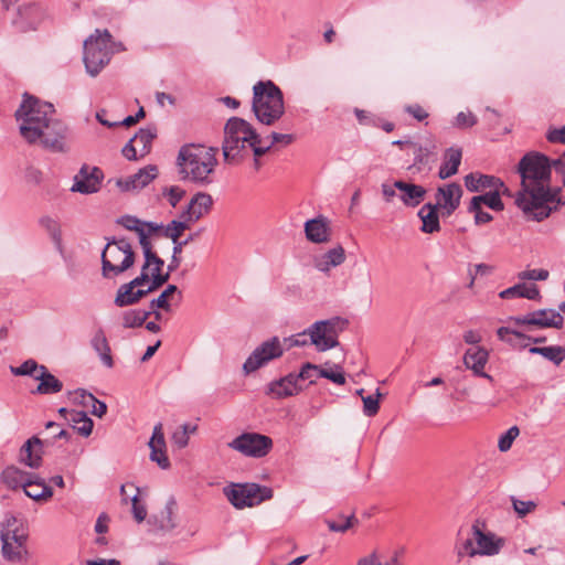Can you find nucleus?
<instances>
[{"label": "nucleus", "instance_id": "17", "mask_svg": "<svg viewBox=\"0 0 565 565\" xmlns=\"http://www.w3.org/2000/svg\"><path fill=\"white\" fill-rule=\"evenodd\" d=\"M158 177L157 166L149 164L141 168L138 172L125 179H118L116 185L125 192L139 191L147 186L151 181Z\"/></svg>", "mask_w": 565, "mask_h": 565}, {"label": "nucleus", "instance_id": "52", "mask_svg": "<svg viewBox=\"0 0 565 565\" xmlns=\"http://www.w3.org/2000/svg\"><path fill=\"white\" fill-rule=\"evenodd\" d=\"M520 430L516 426L510 427L504 434H502L498 441V448L500 451L505 452L508 451L514 439L519 436Z\"/></svg>", "mask_w": 565, "mask_h": 565}, {"label": "nucleus", "instance_id": "22", "mask_svg": "<svg viewBox=\"0 0 565 565\" xmlns=\"http://www.w3.org/2000/svg\"><path fill=\"white\" fill-rule=\"evenodd\" d=\"M47 440H42L36 436L29 438L20 448L19 460L21 463L36 469L42 463V447Z\"/></svg>", "mask_w": 565, "mask_h": 565}, {"label": "nucleus", "instance_id": "12", "mask_svg": "<svg viewBox=\"0 0 565 565\" xmlns=\"http://www.w3.org/2000/svg\"><path fill=\"white\" fill-rule=\"evenodd\" d=\"M284 354V348L278 337L264 341L258 345L243 364V372L248 375L263 367L270 361L280 358Z\"/></svg>", "mask_w": 565, "mask_h": 565}, {"label": "nucleus", "instance_id": "62", "mask_svg": "<svg viewBox=\"0 0 565 565\" xmlns=\"http://www.w3.org/2000/svg\"><path fill=\"white\" fill-rule=\"evenodd\" d=\"M320 377L328 379L338 385L345 383V376L342 372H335L332 370H326L320 367Z\"/></svg>", "mask_w": 565, "mask_h": 565}, {"label": "nucleus", "instance_id": "37", "mask_svg": "<svg viewBox=\"0 0 565 565\" xmlns=\"http://www.w3.org/2000/svg\"><path fill=\"white\" fill-rule=\"evenodd\" d=\"M66 420L79 435L88 437L92 434L94 423L85 412L71 409L70 416H66Z\"/></svg>", "mask_w": 565, "mask_h": 565}, {"label": "nucleus", "instance_id": "40", "mask_svg": "<svg viewBox=\"0 0 565 565\" xmlns=\"http://www.w3.org/2000/svg\"><path fill=\"white\" fill-rule=\"evenodd\" d=\"M39 223L50 235L57 252L63 254L64 247L62 242V231L60 223L56 220L52 218L51 216H42Z\"/></svg>", "mask_w": 565, "mask_h": 565}, {"label": "nucleus", "instance_id": "15", "mask_svg": "<svg viewBox=\"0 0 565 565\" xmlns=\"http://www.w3.org/2000/svg\"><path fill=\"white\" fill-rule=\"evenodd\" d=\"M192 223L188 221L186 217H181L180 220L171 221L163 230V235L168 238H171L173 246V255L171 262L169 264V271H174L180 266L181 259L178 257L180 250H182L183 246L188 245L193 237L190 236L186 239L180 242L179 237L182 233L190 227Z\"/></svg>", "mask_w": 565, "mask_h": 565}, {"label": "nucleus", "instance_id": "50", "mask_svg": "<svg viewBox=\"0 0 565 565\" xmlns=\"http://www.w3.org/2000/svg\"><path fill=\"white\" fill-rule=\"evenodd\" d=\"M381 396H382V394H381L380 390L377 388L374 395H369V396L362 397L363 412L366 416H374L379 413Z\"/></svg>", "mask_w": 565, "mask_h": 565}, {"label": "nucleus", "instance_id": "46", "mask_svg": "<svg viewBox=\"0 0 565 565\" xmlns=\"http://www.w3.org/2000/svg\"><path fill=\"white\" fill-rule=\"evenodd\" d=\"M177 292L179 295V299H181V292L178 291V287L175 285H168V287L157 298L150 301V309L158 308L170 311L171 306L169 298Z\"/></svg>", "mask_w": 565, "mask_h": 565}, {"label": "nucleus", "instance_id": "29", "mask_svg": "<svg viewBox=\"0 0 565 565\" xmlns=\"http://www.w3.org/2000/svg\"><path fill=\"white\" fill-rule=\"evenodd\" d=\"M465 185L470 192H482L502 186V181L493 175L482 173H469L465 177Z\"/></svg>", "mask_w": 565, "mask_h": 565}, {"label": "nucleus", "instance_id": "57", "mask_svg": "<svg viewBox=\"0 0 565 565\" xmlns=\"http://www.w3.org/2000/svg\"><path fill=\"white\" fill-rule=\"evenodd\" d=\"M550 276L548 270L546 269H527L520 271L518 274V278L522 281L524 280H546Z\"/></svg>", "mask_w": 565, "mask_h": 565}, {"label": "nucleus", "instance_id": "2", "mask_svg": "<svg viewBox=\"0 0 565 565\" xmlns=\"http://www.w3.org/2000/svg\"><path fill=\"white\" fill-rule=\"evenodd\" d=\"M53 115L52 104L41 102L28 93L23 95V100L15 110L20 134L26 142H40L51 151L65 152L68 127Z\"/></svg>", "mask_w": 565, "mask_h": 565}, {"label": "nucleus", "instance_id": "41", "mask_svg": "<svg viewBox=\"0 0 565 565\" xmlns=\"http://www.w3.org/2000/svg\"><path fill=\"white\" fill-rule=\"evenodd\" d=\"M531 354L542 355L544 359L559 365L565 360V348L561 345L551 347H531L529 349Z\"/></svg>", "mask_w": 565, "mask_h": 565}, {"label": "nucleus", "instance_id": "19", "mask_svg": "<svg viewBox=\"0 0 565 565\" xmlns=\"http://www.w3.org/2000/svg\"><path fill=\"white\" fill-rule=\"evenodd\" d=\"M117 223L128 231L136 232L139 236L140 246L151 244L149 236L162 228V225L153 222H145L132 215H124L118 218Z\"/></svg>", "mask_w": 565, "mask_h": 565}, {"label": "nucleus", "instance_id": "56", "mask_svg": "<svg viewBox=\"0 0 565 565\" xmlns=\"http://www.w3.org/2000/svg\"><path fill=\"white\" fill-rule=\"evenodd\" d=\"M326 259L329 260V264L333 267L340 266L345 260V250L341 245H338L334 248L329 249L323 254Z\"/></svg>", "mask_w": 565, "mask_h": 565}, {"label": "nucleus", "instance_id": "55", "mask_svg": "<svg viewBox=\"0 0 565 565\" xmlns=\"http://www.w3.org/2000/svg\"><path fill=\"white\" fill-rule=\"evenodd\" d=\"M297 382L299 380H309L310 383H315L316 379L320 377V367L318 365L306 363L300 372L296 374Z\"/></svg>", "mask_w": 565, "mask_h": 565}, {"label": "nucleus", "instance_id": "11", "mask_svg": "<svg viewBox=\"0 0 565 565\" xmlns=\"http://www.w3.org/2000/svg\"><path fill=\"white\" fill-rule=\"evenodd\" d=\"M227 446L246 457L262 458L265 457L273 448V440L266 435L258 433H243Z\"/></svg>", "mask_w": 565, "mask_h": 565}, {"label": "nucleus", "instance_id": "20", "mask_svg": "<svg viewBox=\"0 0 565 565\" xmlns=\"http://www.w3.org/2000/svg\"><path fill=\"white\" fill-rule=\"evenodd\" d=\"M150 448V459L157 462L161 469H168L170 461L166 450V439L163 435V427L161 423H158L153 427L152 436L148 443Z\"/></svg>", "mask_w": 565, "mask_h": 565}, {"label": "nucleus", "instance_id": "36", "mask_svg": "<svg viewBox=\"0 0 565 565\" xmlns=\"http://www.w3.org/2000/svg\"><path fill=\"white\" fill-rule=\"evenodd\" d=\"M482 205H487L489 209L498 212L504 209V204L501 198H499L497 190H490L483 194L473 196L469 203L468 210H477Z\"/></svg>", "mask_w": 565, "mask_h": 565}, {"label": "nucleus", "instance_id": "3", "mask_svg": "<svg viewBox=\"0 0 565 565\" xmlns=\"http://www.w3.org/2000/svg\"><path fill=\"white\" fill-rule=\"evenodd\" d=\"M273 148V143L264 146V138L245 119L232 117L224 127L223 157L230 164L239 163L253 151L254 158H260Z\"/></svg>", "mask_w": 565, "mask_h": 565}, {"label": "nucleus", "instance_id": "9", "mask_svg": "<svg viewBox=\"0 0 565 565\" xmlns=\"http://www.w3.org/2000/svg\"><path fill=\"white\" fill-rule=\"evenodd\" d=\"M273 489L257 483L232 484L224 488L227 500L237 509L250 508L273 498Z\"/></svg>", "mask_w": 565, "mask_h": 565}, {"label": "nucleus", "instance_id": "38", "mask_svg": "<svg viewBox=\"0 0 565 565\" xmlns=\"http://www.w3.org/2000/svg\"><path fill=\"white\" fill-rule=\"evenodd\" d=\"M30 478V473L13 466L7 467L2 471V480L11 489L24 488Z\"/></svg>", "mask_w": 565, "mask_h": 565}, {"label": "nucleus", "instance_id": "53", "mask_svg": "<svg viewBox=\"0 0 565 565\" xmlns=\"http://www.w3.org/2000/svg\"><path fill=\"white\" fill-rule=\"evenodd\" d=\"M42 366L43 365L38 364L34 360H26L20 366L15 369L12 367V372L15 375H30L35 380Z\"/></svg>", "mask_w": 565, "mask_h": 565}, {"label": "nucleus", "instance_id": "61", "mask_svg": "<svg viewBox=\"0 0 565 565\" xmlns=\"http://www.w3.org/2000/svg\"><path fill=\"white\" fill-rule=\"evenodd\" d=\"M477 124V118L473 114L471 113H459L457 116H456V121H455V125L459 128H468V127H472Z\"/></svg>", "mask_w": 565, "mask_h": 565}, {"label": "nucleus", "instance_id": "1", "mask_svg": "<svg viewBox=\"0 0 565 565\" xmlns=\"http://www.w3.org/2000/svg\"><path fill=\"white\" fill-rule=\"evenodd\" d=\"M553 160L539 152H529L520 160L518 172L521 189L515 194V205L526 220L541 222L564 205L561 189L551 188Z\"/></svg>", "mask_w": 565, "mask_h": 565}, {"label": "nucleus", "instance_id": "18", "mask_svg": "<svg viewBox=\"0 0 565 565\" xmlns=\"http://www.w3.org/2000/svg\"><path fill=\"white\" fill-rule=\"evenodd\" d=\"M471 534H473L479 555H497L504 544L503 539L497 537L492 532H483L478 522L471 526Z\"/></svg>", "mask_w": 565, "mask_h": 565}, {"label": "nucleus", "instance_id": "33", "mask_svg": "<svg viewBox=\"0 0 565 565\" xmlns=\"http://www.w3.org/2000/svg\"><path fill=\"white\" fill-rule=\"evenodd\" d=\"M39 385L35 393L42 395L56 394L63 390V383L52 373L49 372L46 366L40 369L39 375L35 376Z\"/></svg>", "mask_w": 565, "mask_h": 565}, {"label": "nucleus", "instance_id": "35", "mask_svg": "<svg viewBox=\"0 0 565 565\" xmlns=\"http://www.w3.org/2000/svg\"><path fill=\"white\" fill-rule=\"evenodd\" d=\"M90 345L95 350V352L98 354L100 361L103 364L107 367L114 366V360L111 356V350L109 347V343L107 341V338L105 335V332L102 329H98L92 340Z\"/></svg>", "mask_w": 565, "mask_h": 565}, {"label": "nucleus", "instance_id": "63", "mask_svg": "<svg viewBox=\"0 0 565 565\" xmlns=\"http://www.w3.org/2000/svg\"><path fill=\"white\" fill-rule=\"evenodd\" d=\"M405 111L418 121H423L428 117V113L418 104L406 106Z\"/></svg>", "mask_w": 565, "mask_h": 565}, {"label": "nucleus", "instance_id": "27", "mask_svg": "<svg viewBox=\"0 0 565 565\" xmlns=\"http://www.w3.org/2000/svg\"><path fill=\"white\" fill-rule=\"evenodd\" d=\"M0 539L6 552L9 550L10 544H14L17 548H20V551L26 548L28 533L23 527H20L17 524L15 520L12 522L8 521V523L2 527Z\"/></svg>", "mask_w": 565, "mask_h": 565}, {"label": "nucleus", "instance_id": "5", "mask_svg": "<svg viewBox=\"0 0 565 565\" xmlns=\"http://www.w3.org/2000/svg\"><path fill=\"white\" fill-rule=\"evenodd\" d=\"M252 109L257 120L274 125L285 113L281 89L271 81H259L253 87Z\"/></svg>", "mask_w": 565, "mask_h": 565}, {"label": "nucleus", "instance_id": "32", "mask_svg": "<svg viewBox=\"0 0 565 565\" xmlns=\"http://www.w3.org/2000/svg\"><path fill=\"white\" fill-rule=\"evenodd\" d=\"M439 214L440 211L433 203L424 204L417 215L422 220V232L431 234L438 232L440 230L439 224Z\"/></svg>", "mask_w": 565, "mask_h": 565}, {"label": "nucleus", "instance_id": "49", "mask_svg": "<svg viewBox=\"0 0 565 565\" xmlns=\"http://www.w3.org/2000/svg\"><path fill=\"white\" fill-rule=\"evenodd\" d=\"M456 554L459 561L465 556L473 557L476 555H479L476 541L473 539V534L471 535V537H468L461 543L457 544Z\"/></svg>", "mask_w": 565, "mask_h": 565}, {"label": "nucleus", "instance_id": "34", "mask_svg": "<svg viewBox=\"0 0 565 565\" xmlns=\"http://www.w3.org/2000/svg\"><path fill=\"white\" fill-rule=\"evenodd\" d=\"M462 152L459 148H449L444 153V162L438 171V177L446 180L458 172L461 163Z\"/></svg>", "mask_w": 565, "mask_h": 565}, {"label": "nucleus", "instance_id": "23", "mask_svg": "<svg viewBox=\"0 0 565 565\" xmlns=\"http://www.w3.org/2000/svg\"><path fill=\"white\" fill-rule=\"evenodd\" d=\"M497 335L501 341L518 350L525 349L527 347L526 341H531L535 344L546 341L545 337H530L522 331L511 327H500L497 330Z\"/></svg>", "mask_w": 565, "mask_h": 565}, {"label": "nucleus", "instance_id": "16", "mask_svg": "<svg viewBox=\"0 0 565 565\" xmlns=\"http://www.w3.org/2000/svg\"><path fill=\"white\" fill-rule=\"evenodd\" d=\"M104 174L97 167L89 168L84 164L74 177V183L71 191L83 194L96 193L100 189Z\"/></svg>", "mask_w": 565, "mask_h": 565}, {"label": "nucleus", "instance_id": "42", "mask_svg": "<svg viewBox=\"0 0 565 565\" xmlns=\"http://www.w3.org/2000/svg\"><path fill=\"white\" fill-rule=\"evenodd\" d=\"M71 395H73L75 399H77V397H81V403L84 404L85 406H87V403L84 399L88 398L92 402V414L99 418L103 417L107 412L106 403L97 399L93 394L87 393L83 388L76 390L75 392L71 393Z\"/></svg>", "mask_w": 565, "mask_h": 565}, {"label": "nucleus", "instance_id": "6", "mask_svg": "<svg viewBox=\"0 0 565 565\" xmlns=\"http://www.w3.org/2000/svg\"><path fill=\"white\" fill-rule=\"evenodd\" d=\"M135 252L125 238H108L102 252V275L104 278H115L135 264Z\"/></svg>", "mask_w": 565, "mask_h": 565}, {"label": "nucleus", "instance_id": "58", "mask_svg": "<svg viewBox=\"0 0 565 565\" xmlns=\"http://www.w3.org/2000/svg\"><path fill=\"white\" fill-rule=\"evenodd\" d=\"M162 194L168 199L171 206L175 207L185 195V191L177 185L164 188Z\"/></svg>", "mask_w": 565, "mask_h": 565}, {"label": "nucleus", "instance_id": "64", "mask_svg": "<svg viewBox=\"0 0 565 565\" xmlns=\"http://www.w3.org/2000/svg\"><path fill=\"white\" fill-rule=\"evenodd\" d=\"M547 140L556 143L561 142L565 145V125L559 129H552L547 132Z\"/></svg>", "mask_w": 565, "mask_h": 565}, {"label": "nucleus", "instance_id": "45", "mask_svg": "<svg viewBox=\"0 0 565 565\" xmlns=\"http://www.w3.org/2000/svg\"><path fill=\"white\" fill-rule=\"evenodd\" d=\"M196 429V425L183 424L173 431L171 440L178 448H184L189 444L190 435L194 434Z\"/></svg>", "mask_w": 565, "mask_h": 565}, {"label": "nucleus", "instance_id": "48", "mask_svg": "<svg viewBox=\"0 0 565 565\" xmlns=\"http://www.w3.org/2000/svg\"><path fill=\"white\" fill-rule=\"evenodd\" d=\"M141 248H142V253H143V257H145V263L142 265L140 274H146L148 276V278H150L149 271H150V268L152 267V265L153 264L164 265V262L157 255L156 252L152 250L151 244L143 245V246H141Z\"/></svg>", "mask_w": 565, "mask_h": 565}, {"label": "nucleus", "instance_id": "13", "mask_svg": "<svg viewBox=\"0 0 565 565\" xmlns=\"http://www.w3.org/2000/svg\"><path fill=\"white\" fill-rule=\"evenodd\" d=\"M179 505L174 497H170L163 509L148 520L150 531L162 534L171 533L179 526Z\"/></svg>", "mask_w": 565, "mask_h": 565}, {"label": "nucleus", "instance_id": "30", "mask_svg": "<svg viewBox=\"0 0 565 565\" xmlns=\"http://www.w3.org/2000/svg\"><path fill=\"white\" fill-rule=\"evenodd\" d=\"M150 292L147 287L137 289L130 282H127L118 288L114 302L117 307L131 306Z\"/></svg>", "mask_w": 565, "mask_h": 565}, {"label": "nucleus", "instance_id": "44", "mask_svg": "<svg viewBox=\"0 0 565 565\" xmlns=\"http://www.w3.org/2000/svg\"><path fill=\"white\" fill-rule=\"evenodd\" d=\"M154 128H141L131 138V141H135L137 146H140V157L146 156L150 151L151 142L154 139Z\"/></svg>", "mask_w": 565, "mask_h": 565}, {"label": "nucleus", "instance_id": "21", "mask_svg": "<svg viewBox=\"0 0 565 565\" xmlns=\"http://www.w3.org/2000/svg\"><path fill=\"white\" fill-rule=\"evenodd\" d=\"M213 205L211 194L206 192H198L188 204L186 209L181 213V217H186L191 223H195L204 215L209 214Z\"/></svg>", "mask_w": 565, "mask_h": 565}, {"label": "nucleus", "instance_id": "51", "mask_svg": "<svg viewBox=\"0 0 565 565\" xmlns=\"http://www.w3.org/2000/svg\"><path fill=\"white\" fill-rule=\"evenodd\" d=\"M354 522H356V519L354 515H350L348 518H339V520H326V524L328 525L329 530L332 532H345L349 530Z\"/></svg>", "mask_w": 565, "mask_h": 565}, {"label": "nucleus", "instance_id": "14", "mask_svg": "<svg viewBox=\"0 0 565 565\" xmlns=\"http://www.w3.org/2000/svg\"><path fill=\"white\" fill-rule=\"evenodd\" d=\"M463 190L459 183L450 182L437 188L435 203L443 217H449L460 206Z\"/></svg>", "mask_w": 565, "mask_h": 565}, {"label": "nucleus", "instance_id": "39", "mask_svg": "<svg viewBox=\"0 0 565 565\" xmlns=\"http://www.w3.org/2000/svg\"><path fill=\"white\" fill-rule=\"evenodd\" d=\"M25 495L35 501H46L53 495L51 487L46 486L44 481H34L32 478L23 488Z\"/></svg>", "mask_w": 565, "mask_h": 565}, {"label": "nucleus", "instance_id": "43", "mask_svg": "<svg viewBox=\"0 0 565 565\" xmlns=\"http://www.w3.org/2000/svg\"><path fill=\"white\" fill-rule=\"evenodd\" d=\"M151 316V311L131 309L122 313L124 328H138L141 327L146 320Z\"/></svg>", "mask_w": 565, "mask_h": 565}, {"label": "nucleus", "instance_id": "10", "mask_svg": "<svg viewBox=\"0 0 565 565\" xmlns=\"http://www.w3.org/2000/svg\"><path fill=\"white\" fill-rule=\"evenodd\" d=\"M507 321L513 326L529 329H561L564 324L563 316L555 309H540L523 316L509 317Z\"/></svg>", "mask_w": 565, "mask_h": 565}, {"label": "nucleus", "instance_id": "7", "mask_svg": "<svg viewBox=\"0 0 565 565\" xmlns=\"http://www.w3.org/2000/svg\"><path fill=\"white\" fill-rule=\"evenodd\" d=\"M84 63L87 73L97 75L108 64L111 54L124 51L120 42H114L113 38H86L83 44Z\"/></svg>", "mask_w": 565, "mask_h": 565}, {"label": "nucleus", "instance_id": "60", "mask_svg": "<svg viewBox=\"0 0 565 565\" xmlns=\"http://www.w3.org/2000/svg\"><path fill=\"white\" fill-rule=\"evenodd\" d=\"M136 491H138V489H136ZM131 502H132V514H134V518L135 520L140 523L142 522L146 516H147V509L143 504H141L139 502V499H138V492H136L132 497H131Z\"/></svg>", "mask_w": 565, "mask_h": 565}, {"label": "nucleus", "instance_id": "25", "mask_svg": "<svg viewBox=\"0 0 565 565\" xmlns=\"http://www.w3.org/2000/svg\"><path fill=\"white\" fill-rule=\"evenodd\" d=\"M395 188L399 191V200L407 207L418 206L427 193L424 186L403 180H396Z\"/></svg>", "mask_w": 565, "mask_h": 565}, {"label": "nucleus", "instance_id": "59", "mask_svg": "<svg viewBox=\"0 0 565 565\" xmlns=\"http://www.w3.org/2000/svg\"><path fill=\"white\" fill-rule=\"evenodd\" d=\"M1 552H2L3 557L11 562H21V561L25 559V557L28 555L26 548H23V551H20V548H17L14 544H10V547L7 552L2 547Z\"/></svg>", "mask_w": 565, "mask_h": 565}, {"label": "nucleus", "instance_id": "4", "mask_svg": "<svg viewBox=\"0 0 565 565\" xmlns=\"http://www.w3.org/2000/svg\"><path fill=\"white\" fill-rule=\"evenodd\" d=\"M217 161L215 149L204 146H183L178 154V166L183 179L200 184H210Z\"/></svg>", "mask_w": 565, "mask_h": 565}, {"label": "nucleus", "instance_id": "54", "mask_svg": "<svg viewBox=\"0 0 565 565\" xmlns=\"http://www.w3.org/2000/svg\"><path fill=\"white\" fill-rule=\"evenodd\" d=\"M511 502L514 511L520 518H524L536 509V503L532 500L523 501L515 497H511Z\"/></svg>", "mask_w": 565, "mask_h": 565}, {"label": "nucleus", "instance_id": "47", "mask_svg": "<svg viewBox=\"0 0 565 565\" xmlns=\"http://www.w3.org/2000/svg\"><path fill=\"white\" fill-rule=\"evenodd\" d=\"M163 265L153 264L150 268V279L151 281L148 285V290L151 292L159 289L163 286L170 278V274L172 271L162 273Z\"/></svg>", "mask_w": 565, "mask_h": 565}, {"label": "nucleus", "instance_id": "24", "mask_svg": "<svg viewBox=\"0 0 565 565\" xmlns=\"http://www.w3.org/2000/svg\"><path fill=\"white\" fill-rule=\"evenodd\" d=\"M305 234L309 242L323 244L330 241L331 230L326 216L319 215L305 223Z\"/></svg>", "mask_w": 565, "mask_h": 565}, {"label": "nucleus", "instance_id": "8", "mask_svg": "<svg viewBox=\"0 0 565 565\" xmlns=\"http://www.w3.org/2000/svg\"><path fill=\"white\" fill-rule=\"evenodd\" d=\"M349 324L347 319L333 317L316 321L308 328L310 344L318 351H327L339 345L338 337Z\"/></svg>", "mask_w": 565, "mask_h": 565}, {"label": "nucleus", "instance_id": "31", "mask_svg": "<svg viewBox=\"0 0 565 565\" xmlns=\"http://www.w3.org/2000/svg\"><path fill=\"white\" fill-rule=\"evenodd\" d=\"M499 297L502 299L525 298L529 300H541L542 298L541 291L536 285H526L524 282L516 284L502 290L499 294Z\"/></svg>", "mask_w": 565, "mask_h": 565}, {"label": "nucleus", "instance_id": "28", "mask_svg": "<svg viewBox=\"0 0 565 565\" xmlns=\"http://www.w3.org/2000/svg\"><path fill=\"white\" fill-rule=\"evenodd\" d=\"M299 391L296 374L289 373L279 380L270 382L268 384L267 394L275 398H285L297 394Z\"/></svg>", "mask_w": 565, "mask_h": 565}, {"label": "nucleus", "instance_id": "26", "mask_svg": "<svg viewBox=\"0 0 565 565\" xmlns=\"http://www.w3.org/2000/svg\"><path fill=\"white\" fill-rule=\"evenodd\" d=\"M488 359L489 352L484 348L475 347L466 351L463 363L468 369L472 370L477 376H482L492 382L493 377L483 371Z\"/></svg>", "mask_w": 565, "mask_h": 565}]
</instances>
